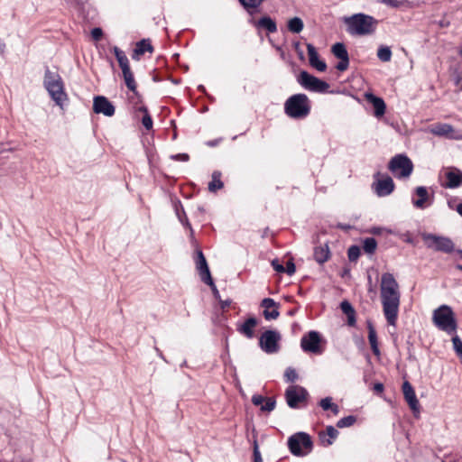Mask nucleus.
Segmentation results:
<instances>
[{
	"instance_id": "4",
	"label": "nucleus",
	"mask_w": 462,
	"mask_h": 462,
	"mask_svg": "<svg viewBox=\"0 0 462 462\" xmlns=\"http://www.w3.org/2000/svg\"><path fill=\"white\" fill-rule=\"evenodd\" d=\"M344 23L347 26V32L352 35H365L374 31V18L364 14L345 17Z\"/></svg>"
},
{
	"instance_id": "32",
	"label": "nucleus",
	"mask_w": 462,
	"mask_h": 462,
	"mask_svg": "<svg viewBox=\"0 0 462 462\" xmlns=\"http://www.w3.org/2000/svg\"><path fill=\"white\" fill-rule=\"evenodd\" d=\"M114 53L115 56L119 63V66L121 69H125L130 68L128 58L126 57L125 53L120 50L118 47H114Z\"/></svg>"
},
{
	"instance_id": "27",
	"label": "nucleus",
	"mask_w": 462,
	"mask_h": 462,
	"mask_svg": "<svg viewBox=\"0 0 462 462\" xmlns=\"http://www.w3.org/2000/svg\"><path fill=\"white\" fill-rule=\"evenodd\" d=\"M367 328H368V340H369V343L371 346V349L375 356H379L380 349L378 346L377 335H376V331L371 322L367 323Z\"/></svg>"
},
{
	"instance_id": "9",
	"label": "nucleus",
	"mask_w": 462,
	"mask_h": 462,
	"mask_svg": "<svg viewBox=\"0 0 462 462\" xmlns=\"http://www.w3.org/2000/svg\"><path fill=\"white\" fill-rule=\"evenodd\" d=\"M374 180L372 189L378 197L388 196L394 190L395 185L390 176L377 171L374 174Z\"/></svg>"
},
{
	"instance_id": "19",
	"label": "nucleus",
	"mask_w": 462,
	"mask_h": 462,
	"mask_svg": "<svg viewBox=\"0 0 462 462\" xmlns=\"http://www.w3.org/2000/svg\"><path fill=\"white\" fill-rule=\"evenodd\" d=\"M306 47L310 65L320 72L325 71L327 69V64L324 60H320L316 48L311 43H307Z\"/></svg>"
},
{
	"instance_id": "14",
	"label": "nucleus",
	"mask_w": 462,
	"mask_h": 462,
	"mask_svg": "<svg viewBox=\"0 0 462 462\" xmlns=\"http://www.w3.org/2000/svg\"><path fill=\"white\" fill-rule=\"evenodd\" d=\"M446 181L441 184L445 189H457L462 186V171L456 167L448 168L445 173Z\"/></svg>"
},
{
	"instance_id": "38",
	"label": "nucleus",
	"mask_w": 462,
	"mask_h": 462,
	"mask_svg": "<svg viewBox=\"0 0 462 462\" xmlns=\"http://www.w3.org/2000/svg\"><path fill=\"white\" fill-rule=\"evenodd\" d=\"M377 246L376 240L373 237H367L364 240L363 249L367 254L374 253Z\"/></svg>"
},
{
	"instance_id": "15",
	"label": "nucleus",
	"mask_w": 462,
	"mask_h": 462,
	"mask_svg": "<svg viewBox=\"0 0 462 462\" xmlns=\"http://www.w3.org/2000/svg\"><path fill=\"white\" fill-rule=\"evenodd\" d=\"M93 110L96 114L113 116L116 109L114 105L104 96H97L93 100Z\"/></svg>"
},
{
	"instance_id": "55",
	"label": "nucleus",
	"mask_w": 462,
	"mask_h": 462,
	"mask_svg": "<svg viewBox=\"0 0 462 462\" xmlns=\"http://www.w3.org/2000/svg\"><path fill=\"white\" fill-rule=\"evenodd\" d=\"M329 410H331V411H332V412H333L335 415L338 414V412H339V407H338V405H337V404H336V403H335V404L333 405V407H332V408H330Z\"/></svg>"
},
{
	"instance_id": "51",
	"label": "nucleus",
	"mask_w": 462,
	"mask_h": 462,
	"mask_svg": "<svg viewBox=\"0 0 462 462\" xmlns=\"http://www.w3.org/2000/svg\"><path fill=\"white\" fill-rule=\"evenodd\" d=\"M254 462H263L261 453L258 449L257 445H255L254 448Z\"/></svg>"
},
{
	"instance_id": "25",
	"label": "nucleus",
	"mask_w": 462,
	"mask_h": 462,
	"mask_svg": "<svg viewBox=\"0 0 462 462\" xmlns=\"http://www.w3.org/2000/svg\"><path fill=\"white\" fill-rule=\"evenodd\" d=\"M254 24L258 28L265 29L270 33L277 32V25L275 21H273L269 16H263L260 18L257 22H254Z\"/></svg>"
},
{
	"instance_id": "29",
	"label": "nucleus",
	"mask_w": 462,
	"mask_h": 462,
	"mask_svg": "<svg viewBox=\"0 0 462 462\" xmlns=\"http://www.w3.org/2000/svg\"><path fill=\"white\" fill-rule=\"evenodd\" d=\"M122 72H123V77H124V80H125L126 87L134 95H137V91H136L137 86H136V82L134 80V74H133L131 69L128 68V69H123Z\"/></svg>"
},
{
	"instance_id": "37",
	"label": "nucleus",
	"mask_w": 462,
	"mask_h": 462,
	"mask_svg": "<svg viewBox=\"0 0 462 462\" xmlns=\"http://www.w3.org/2000/svg\"><path fill=\"white\" fill-rule=\"evenodd\" d=\"M377 57L383 62H387L391 60L392 58V51L387 46H382L377 51Z\"/></svg>"
},
{
	"instance_id": "42",
	"label": "nucleus",
	"mask_w": 462,
	"mask_h": 462,
	"mask_svg": "<svg viewBox=\"0 0 462 462\" xmlns=\"http://www.w3.org/2000/svg\"><path fill=\"white\" fill-rule=\"evenodd\" d=\"M276 402L273 398H265L261 410L263 411H272L275 408Z\"/></svg>"
},
{
	"instance_id": "23",
	"label": "nucleus",
	"mask_w": 462,
	"mask_h": 462,
	"mask_svg": "<svg viewBox=\"0 0 462 462\" xmlns=\"http://www.w3.org/2000/svg\"><path fill=\"white\" fill-rule=\"evenodd\" d=\"M257 324V319L252 317L247 319L241 326H239L237 330L247 338H253L254 337V328Z\"/></svg>"
},
{
	"instance_id": "33",
	"label": "nucleus",
	"mask_w": 462,
	"mask_h": 462,
	"mask_svg": "<svg viewBox=\"0 0 462 462\" xmlns=\"http://www.w3.org/2000/svg\"><path fill=\"white\" fill-rule=\"evenodd\" d=\"M287 26H288V30L293 33H300L304 28L303 22L299 17H294V18L290 19L288 21Z\"/></svg>"
},
{
	"instance_id": "16",
	"label": "nucleus",
	"mask_w": 462,
	"mask_h": 462,
	"mask_svg": "<svg viewBox=\"0 0 462 462\" xmlns=\"http://www.w3.org/2000/svg\"><path fill=\"white\" fill-rule=\"evenodd\" d=\"M331 51L335 57L340 60L336 66L337 69L339 71L346 70L349 65V56L346 46L341 42H337L332 46Z\"/></svg>"
},
{
	"instance_id": "40",
	"label": "nucleus",
	"mask_w": 462,
	"mask_h": 462,
	"mask_svg": "<svg viewBox=\"0 0 462 462\" xmlns=\"http://www.w3.org/2000/svg\"><path fill=\"white\" fill-rule=\"evenodd\" d=\"M452 343L454 350L462 363V340L457 336H455L452 338Z\"/></svg>"
},
{
	"instance_id": "22",
	"label": "nucleus",
	"mask_w": 462,
	"mask_h": 462,
	"mask_svg": "<svg viewBox=\"0 0 462 462\" xmlns=\"http://www.w3.org/2000/svg\"><path fill=\"white\" fill-rule=\"evenodd\" d=\"M365 99L373 105L375 116L379 117L384 115L386 106L383 98L375 97L371 93H367L365 94Z\"/></svg>"
},
{
	"instance_id": "21",
	"label": "nucleus",
	"mask_w": 462,
	"mask_h": 462,
	"mask_svg": "<svg viewBox=\"0 0 462 462\" xmlns=\"http://www.w3.org/2000/svg\"><path fill=\"white\" fill-rule=\"evenodd\" d=\"M263 310V317L267 320L276 319L280 313L278 311V304L271 298H265L262 301Z\"/></svg>"
},
{
	"instance_id": "53",
	"label": "nucleus",
	"mask_w": 462,
	"mask_h": 462,
	"mask_svg": "<svg viewBox=\"0 0 462 462\" xmlns=\"http://www.w3.org/2000/svg\"><path fill=\"white\" fill-rule=\"evenodd\" d=\"M383 384L381 383H374V391L379 393L383 391Z\"/></svg>"
},
{
	"instance_id": "3",
	"label": "nucleus",
	"mask_w": 462,
	"mask_h": 462,
	"mask_svg": "<svg viewBox=\"0 0 462 462\" xmlns=\"http://www.w3.org/2000/svg\"><path fill=\"white\" fill-rule=\"evenodd\" d=\"M43 83L52 100L58 106L62 107L68 99V96L64 90V84L61 77L57 72L51 71L47 69L45 70Z\"/></svg>"
},
{
	"instance_id": "61",
	"label": "nucleus",
	"mask_w": 462,
	"mask_h": 462,
	"mask_svg": "<svg viewBox=\"0 0 462 462\" xmlns=\"http://www.w3.org/2000/svg\"><path fill=\"white\" fill-rule=\"evenodd\" d=\"M459 54L462 56V49L459 51Z\"/></svg>"
},
{
	"instance_id": "7",
	"label": "nucleus",
	"mask_w": 462,
	"mask_h": 462,
	"mask_svg": "<svg viewBox=\"0 0 462 462\" xmlns=\"http://www.w3.org/2000/svg\"><path fill=\"white\" fill-rule=\"evenodd\" d=\"M290 451L295 456H304L310 452L312 441L309 434L298 432L291 436L288 439Z\"/></svg>"
},
{
	"instance_id": "60",
	"label": "nucleus",
	"mask_w": 462,
	"mask_h": 462,
	"mask_svg": "<svg viewBox=\"0 0 462 462\" xmlns=\"http://www.w3.org/2000/svg\"><path fill=\"white\" fill-rule=\"evenodd\" d=\"M215 144H216V143H215V142H209V143H208V145H210V146H213V145H215Z\"/></svg>"
},
{
	"instance_id": "18",
	"label": "nucleus",
	"mask_w": 462,
	"mask_h": 462,
	"mask_svg": "<svg viewBox=\"0 0 462 462\" xmlns=\"http://www.w3.org/2000/svg\"><path fill=\"white\" fill-rule=\"evenodd\" d=\"M430 133L434 135L444 136L454 140H462V134L457 133L448 124H437L431 126Z\"/></svg>"
},
{
	"instance_id": "28",
	"label": "nucleus",
	"mask_w": 462,
	"mask_h": 462,
	"mask_svg": "<svg viewBox=\"0 0 462 462\" xmlns=\"http://www.w3.org/2000/svg\"><path fill=\"white\" fill-rule=\"evenodd\" d=\"M146 51L152 52V46L148 40H142L136 44V48L134 51L132 58L134 60H139V57Z\"/></svg>"
},
{
	"instance_id": "52",
	"label": "nucleus",
	"mask_w": 462,
	"mask_h": 462,
	"mask_svg": "<svg viewBox=\"0 0 462 462\" xmlns=\"http://www.w3.org/2000/svg\"><path fill=\"white\" fill-rule=\"evenodd\" d=\"M206 284H208V286H210L212 291H213V294H214V297L216 299H219L220 298V294H219V291H217L214 282L212 281V283H209V282H205Z\"/></svg>"
},
{
	"instance_id": "36",
	"label": "nucleus",
	"mask_w": 462,
	"mask_h": 462,
	"mask_svg": "<svg viewBox=\"0 0 462 462\" xmlns=\"http://www.w3.org/2000/svg\"><path fill=\"white\" fill-rule=\"evenodd\" d=\"M138 110L143 113V116L142 118V124L146 130H151L152 128V119L148 113V110L145 106H140Z\"/></svg>"
},
{
	"instance_id": "43",
	"label": "nucleus",
	"mask_w": 462,
	"mask_h": 462,
	"mask_svg": "<svg viewBox=\"0 0 462 462\" xmlns=\"http://www.w3.org/2000/svg\"><path fill=\"white\" fill-rule=\"evenodd\" d=\"M284 378L287 382H294L298 379V374L294 368L288 367L285 370Z\"/></svg>"
},
{
	"instance_id": "49",
	"label": "nucleus",
	"mask_w": 462,
	"mask_h": 462,
	"mask_svg": "<svg viewBox=\"0 0 462 462\" xmlns=\"http://www.w3.org/2000/svg\"><path fill=\"white\" fill-rule=\"evenodd\" d=\"M272 266L273 267V269L276 272H278L280 273H284L285 268H284V266L282 263H280L279 260H277V259L273 260L272 261Z\"/></svg>"
},
{
	"instance_id": "59",
	"label": "nucleus",
	"mask_w": 462,
	"mask_h": 462,
	"mask_svg": "<svg viewBox=\"0 0 462 462\" xmlns=\"http://www.w3.org/2000/svg\"><path fill=\"white\" fill-rule=\"evenodd\" d=\"M457 268L458 270H461V271H462V264H457Z\"/></svg>"
},
{
	"instance_id": "44",
	"label": "nucleus",
	"mask_w": 462,
	"mask_h": 462,
	"mask_svg": "<svg viewBox=\"0 0 462 462\" xmlns=\"http://www.w3.org/2000/svg\"><path fill=\"white\" fill-rule=\"evenodd\" d=\"M335 403L332 402V398L331 397H326L324 399H322L319 402V405L320 407L324 410V411H328L329 410L330 408L333 407Z\"/></svg>"
},
{
	"instance_id": "17",
	"label": "nucleus",
	"mask_w": 462,
	"mask_h": 462,
	"mask_svg": "<svg viewBox=\"0 0 462 462\" xmlns=\"http://www.w3.org/2000/svg\"><path fill=\"white\" fill-rule=\"evenodd\" d=\"M402 393H403V397H404L405 401L407 402L410 409L414 413H419L420 405L419 400L417 399V396H416V393H415V391H414L412 385L408 381H405L402 383Z\"/></svg>"
},
{
	"instance_id": "26",
	"label": "nucleus",
	"mask_w": 462,
	"mask_h": 462,
	"mask_svg": "<svg viewBox=\"0 0 462 462\" xmlns=\"http://www.w3.org/2000/svg\"><path fill=\"white\" fill-rule=\"evenodd\" d=\"M415 194L418 196V199H413L412 203L414 207L418 208H426V201L429 198L428 190L425 187L420 186L415 189Z\"/></svg>"
},
{
	"instance_id": "13",
	"label": "nucleus",
	"mask_w": 462,
	"mask_h": 462,
	"mask_svg": "<svg viewBox=\"0 0 462 462\" xmlns=\"http://www.w3.org/2000/svg\"><path fill=\"white\" fill-rule=\"evenodd\" d=\"M280 335L274 330H267L259 339L261 348L267 354H273L279 350Z\"/></svg>"
},
{
	"instance_id": "46",
	"label": "nucleus",
	"mask_w": 462,
	"mask_h": 462,
	"mask_svg": "<svg viewBox=\"0 0 462 462\" xmlns=\"http://www.w3.org/2000/svg\"><path fill=\"white\" fill-rule=\"evenodd\" d=\"M284 268V273H286L289 275H292L296 270L295 264L291 260L286 263V266Z\"/></svg>"
},
{
	"instance_id": "35",
	"label": "nucleus",
	"mask_w": 462,
	"mask_h": 462,
	"mask_svg": "<svg viewBox=\"0 0 462 462\" xmlns=\"http://www.w3.org/2000/svg\"><path fill=\"white\" fill-rule=\"evenodd\" d=\"M243 7L249 13L253 14V10L257 9L264 0H238Z\"/></svg>"
},
{
	"instance_id": "8",
	"label": "nucleus",
	"mask_w": 462,
	"mask_h": 462,
	"mask_svg": "<svg viewBox=\"0 0 462 462\" xmlns=\"http://www.w3.org/2000/svg\"><path fill=\"white\" fill-rule=\"evenodd\" d=\"M297 82L306 90L316 92V93H325L329 88V85L310 74L309 72L302 70L297 77Z\"/></svg>"
},
{
	"instance_id": "50",
	"label": "nucleus",
	"mask_w": 462,
	"mask_h": 462,
	"mask_svg": "<svg viewBox=\"0 0 462 462\" xmlns=\"http://www.w3.org/2000/svg\"><path fill=\"white\" fill-rule=\"evenodd\" d=\"M382 3L392 6V7H399L402 5V0H382Z\"/></svg>"
},
{
	"instance_id": "45",
	"label": "nucleus",
	"mask_w": 462,
	"mask_h": 462,
	"mask_svg": "<svg viewBox=\"0 0 462 462\" xmlns=\"http://www.w3.org/2000/svg\"><path fill=\"white\" fill-rule=\"evenodd\" d=\"M264 401L265 397L260 394H254L252 397V402L255 406H262Z\"/></svg>"
},
{
	"instance_id": "12",
	"label": "nucleus",
	"mask_w": 462,
	"mask_h": 462,
	"mask_svg": "<svg viewBox=\"0 0 462 462\" xmlns=\"http://www.w3.org/2000/svg\"><path fill=\"white\" fill-rule=\"evenodd\" d=\"M309 393L300 385H291L285 391V398L289 407L297 409L305 402Z\"/></svg>"
},
{
	"instance_id": "5",
	"label": "nucleus",
	"mask_w": 462,
	"mask_h": 462,
	"mask_svg": "<svg viewBox=\"0 0 462 462\" xmlns=\"http://www.w3.org/2000/svg\"><path fill=\"white\" fill-rule=\"evenodd\" d=\"M432 320L434 325L448 334L457 330V320L452 309L448 305H441L433 311Z\"/></svg>"
},
{
	"instance_id": "57",
	"label": "nucleus",
	"mask_w": 462,
	"mask_h": 462,
	"mask_svg": "<svg viewBox=\"0 0 462 462\" xmlns=\"http://www.w3.org/2000/svg\"><path fill=\"white\" fill-rule=\"evenodd\" d=\"M461 81V78L460 77H457V79H456V84L458 85Z\"/></svg>"
},
{
	"instance_id": "41",
	"label": "nucleus",
	"mask_w": 462,
	"mask_h": 462,
	"mask_svg": "<svg viewBox=\"0 0 462 462\" xmlns=\"http://www.w3.org/2000/svg\"><path fill=\"white\" fill-rule=\"evenodd\" d=\"M347 256L349 261H356L360 256V248L356 245L350 246L347 251Z\"/></svg>"
},
{
	"instance_id": "24",
	"label": "nucleus",
	"mask_w": 462,
	"mask_h": 462,
	"mask_svg": "<svg viewBox=\"0 0 462 462\" xmlns=\"http://www.w3.org/2000/svg\"><path fill=\"white\" fill-rule=\"evenodd\" d=\"M340 309L344 314L347 317V325L354 327L356 325V310L353 306L347 300H343L340 303Z\"/></svg>"
},
{
	"instance_id": "31",
	"label": "nucleus",
	"mask_w": 462,
	"mask_h": 462,
	"mask_svg": "<svg viewBox=\"0 0 462 462\" xmlns=\"http://www.w3.org/2000/svg\"><path fill=\"white\" fill-rule=\"evenodd\" d=\"M314 258L319 263H323L327 262L329 258V250L328 246H319L315 248L314 251Z\"/></svg>"
},
{
	"instance_id": "1",
	"label": "nucleus",
	"mask_w": 462,
	"mask_h": 462,
	"mask_svg": "<svg viewBox=\"0 0 462 462\" xmlns=\"http://www.w3.org/2000/svg\"><path fill=\"white\" fill-rule=\"evenodd\" d=\"M380 291L383 311L387 323L395 326L399 313L401 292L399 284L392 273H385L382 275Z\"/></svg>"
},
{
	"instance_id": "30",
	"label": "nucleus",
	"mask_w": 462,
	"mask_h": 462,
	"mask_svg": "<svg viewBox=\"0 0 462 462\" xmlns=\"http://www.w3.org/2000/svg\"><path fill=\"white\" fill-rule=\"evenodd\" d=\"M224 186L223 181L221 180V172L214 171L212 173L211 181L208 183V190L211 192H216L221 189Z\"/></svg>"
},
{
	"instance_id": "56",
	"label": "nucleus",
	"mask_w": 462,
	"mask_h": 462,
	"mask_svg": "<svg viewBox=\"0 0 462 462\" xmlns=\"http://www.w3.org/2000/svg\"><path fill=\"white\" fill-rule=\"evenodd\" d=\"M456 210L462 217V203L457 206Z\"/></svg>"
},
{
	"instance_id": "47",
	"label": "nucleus",
	"mask_w": 462,
	"mask_h": 462,
	"mask_svg": "<svg viewBox=\"0 0 462 462\" xmlns=\"http://www.w3.org/2000/svg\"><path fill=\"white\" fill-rule=\"evenodd\" d=\"M103 32L101 28H94L91 30V36L95 41H99L102 38Z\"/></svg>"
},
{
	"instance_id": "34",
	"label": "nucleus",
	"mask_w": 462,
	"mask_h": 462,
	"mask_svg": "<svg viewBox=\"0 0 462 462\" xmlns=\"http://www.w3.org/2000/svg\"><path fill=\"white\" fill-rule=\"evenodd\" d=\"M338 431L333 426H328L326 429V433L320 434V439L322 442H327V445H331L332 441L337 437Z\"/></svg>"
},
{
	"instance_id": "2",
	"label": "nucleus",
	"mask_w": 462,
	"mask_h": 462,
	"mask_svg": "<svg viewBox=\"0 0 462 462\" xmlns=\"http://www.w3.org/2000/svg\"><path fill=\"white\" fill-rule=\"evenodd\" d=\"M311 109L310 100L305 94H295L291 96L284 103L285 114L293 119L307 117Z\"/></svg>"
},
{
	"instance_id": "10",
	"label": "nucleus",
	"mask_w": 462,
	"mask_h": 462,
	"mask_svg": "<svg viewBox=\"0 0 462 462\" xmlns=\"http://www.w3.org/2000/svg\"><path fill=\"white\" fill-rule=\"evenodd\" d=\"M423 240L429 248L447 254L454 251V243L451 239L444 236H439L432 234H424Z\"/></svg>"
},
{
	"instance_id": "6",
	"label": "nucleus",
	"mask_w": 462,
	"mask_h": 462,
	"mask_svg": "<svg viewBox=\"0 0 462 462\" xmlns=\"http://www.w3.org/2000/svg\"><path fill=\"white\" fill-rule=\"evenodd\" d=\"M389 171L397 179H407L413 171V163L405 154L393 156L388 164Z\"/></svg>"
},
{
	"instance_id": "54",
	"label": "nucleus",
	"mask_w": 462,
	"mask_h": 462,
	"mask_svg": "<svg viewBox=\"0 0 462 462\" xmlns=\"http://www.w3.org/2000/svg\"><path fill=\"white\" fill-rule=\"evenodd\" d=\"M230 300H220L221 308L224 310L230 305Z\"/></svg>"
},
{
	"instance_id": "11",
	"label": "nucleus",
	"mask_w": 462,
	"mask_h": 462,
	"mask_svg": "<svg viewBox=\"0 0 462 462\" xmlns=\"http://www.w3.org/2000/svg\"><path fill=\"white\" fill-rule=\"evenodd\" d=\"M321 337L317 331H310L300 340V346L304 352L320 355L323 352Z\"/></svg>"
},
{
	"instance_id": "58",
	"label": "nucleus",
	"mask_w": 462,
	"mask_h": 462,
	"mask_svg": "<svg viewBox=\"0 0 462 462\" xmlns=\"http://www.w3.org/2000/svg\"><path fill=\"white\" fill-rule=\"evenodd\" d=\"M187 226L189 227V229H190V233H191V235H192V234H193V229L191 228V226H190L189 223H187Z\"/></svg>"
},
{
	"instance_id": "48",
	"label": "nucleus",
	"mask_w": 462,
	"mask_h": 462,
	"mask_svg": "<svg viewBox=\"0 0 462 462\" xmlns=\"http://www.w3.org/2000/svg\"><path fill=\"white\" fill-rule=\"evenodd\" d=\"M171 158L174 161H180V162H188L189 160V156L188 153H177V154L171 155Z\"/></svg>"
},
{
	"instance_id": "39",
	"label": "nucleus",
	"mask_w": 462,
	"mask_h": 462,
	"mask_svg": "<svg viewBox=\"0 0 462 462\" xmlns=\"http://www.w3.org/2000/svg\"><path fill=\"white\" fill-rule=\"evenodd\" d=\"M356 421V418L353 415H349V416L340 419L337 422V426L340 429L346 428V427H350V426L354 425V423Z\"/></svg>"
},
{
	"instance_id": "20",
	"label": "nucleus",
	"mask_w": 462,
	"mask_h": 462,
	"mask_svg": "<svg viewBox=\"0 0 462 462\" xmlns=\"http://www.w3.org/2000/svg\"><path fill=\"white\" fill-rule=\"evenodd\" d=\"M197 269L199 273L200 278L204 282H209L212 283V277L209 272V268L208 266V263L206 261V258L203 254V253L199 250L197 252Z\"/></svg>"
}]
</instances>
